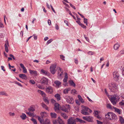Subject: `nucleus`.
I'll return each mask as SVG.
<instances>
[{
    "label": "nucleus",
    "instance_id": "c03bdc74",
    "mask_svg": "<svg viewBox=\"0 0 124 124\" xmlns=\"http://www.w3.org/2000/svg\"><path fill=\"white\" fill-rule=\"evenodd\" d=\"M60 58L63 60H65V57L62 55H60Z\"/></svg>",
    "mask_w": 124,
    "mask_h": 124
},
{
    "label": "nucleus",
    "instance_id": "473e14b6",
    "mask_svg": "<svg viewBox=\"0 0 124 124\" xmlns=\"http://www.w3.org/2000/svg\"><path fill=\"white\" fill-rule=\"evenodd\" d=\"M50 115L52 118H55L56 117L57 115L54 113H51Z\"/></svg>",
    "mask_w": 124,
    "mask_h": 124
},
{
    "label": "nucleus",
    "instance_id": "f257e3e1",
    "mask_svg": "<svg viewBox=\"0 0 124 124\" xmlns=\"http://www.w3.org/2000/svg\"><path fill=\"white\" fill-rule=\"evenodd\" d=\"M82 109L81 111V112L83 115H88L90 114L88 112L89 111L91 113L92 112L91 109L86 106H82Z\"/></svg>",
    "mask_w": 124,
    "mask_h": 124
},
{
    "label": "nucleus",
    "instance_id": "4be33fe9",
    "mask_svg": "<svg viewBox=\"0 0 124 124\" xmlns=\"http://www.w3.org/2000/svg\"><path fill=\"white\" fill-rule=\"evenodd\" d=\"M120 46V45L119 43H117L115 44L114 46V49L115 50L118 49Z\"/></svg>",
    "mask_w": 124,
    "mask_h": 124
},
{
    "label": "nucleus",
    "instance_id": "37998d69",
    "mask_svg": "<svg viewBox=\"0 0 124 124\" xmlns=\"http://www.w3.org/2000/svg\"><path fill=\"white\" fill-rule=\"evenodd\" d=\"M37 86L38 88L40 89H44V88L40 85H37Z\"/></svg>",
    "mask_w": 124,
    "mask_h": 124
},
{
    "label": "nucleus",
    "instance_id": "a19ab883",
    "mask_svg": "<svg viewBox=\"0 0 124 124\" xmlns=\"http://www.w3.org/2000/svg\"><path fill=\"white\" fill-rule=\"evenodd\" d=\"M107 107L108 108L111 109H112L111 106L110 104H108L107 105Z\"/></svg>",
    "mask_w": 124,
    "mask_h": 124
},
{
    "label": "nucleus",
    "instance_id": "6ab92c4d",
    "mask_svg": "<svg viewBox=\"0 0 124 124\" xmlns=\"http://www.w3.org/2000/svg\"><path fill=\"white\" fill-rule=\"evenodd\" d=\"M20 116L23 120H24L28 118V117L26 116L25 114L23 113H22Z\"/></svg>",
    "mask_w": 124,
    "mask_h": 124
},
{
    "label": "nucleus",
    "instance_id": "c9c22d12",
    "mask_svg": "<svg viewBox=\"0 0 124 124\" xmlns=\"http://www.w3.org/2000/svg\"><path fill=\"white\" fill-rule=\"evenodd\" d=\"M61 115L65 119H67L68 118V116L66 114L62 113L61 114Z\"/></svg>",
    "mask_w": 124,
    "mask_h": 124
},
{
    "label": "nucleus",
    "instance_id": "603ef678",
    "mask_svg": "<svg viewBox=\"0 0 124 124\" xmlns=\"http://www.w3.org/2000/svg\"><path fill=\"white\" fill-rule=\"evenodd\" d=\"M75 102L78 105H80V103L79 101L78 100H75Z\"/></svg>",
    "mask_w": 124,
    "mask_h": 124
},
{
    "label": "nucleus",
    "instance_id": "aec40b11",
    "mask_svg": "<svg viewBox=\"0 0 124 124\" xmlns=\"http://www.w3.org/2000/svg\"><path fill=\"white\" fill-rule=\"evenodd\" d=\"M54 83L58 87H59L61 86V83L59 81L56 80L54 82Z\"/></svg>",
    "mask_w": 124,
    "mask_h": 124
},
{
    "label": "nucleus",
    "instance_id": "b1692460",
    "mask_svg": "<svg viewBox=\"0 0 124 124\" xmlns=\"http://www.w3.org/2000/svg\"><path fill=\"white\" fill-rule=\"evenodd\" d=\"M111 112L108 113L107 114H106L105 116H107L108 118L110 120H112L111 118Z\"/></svg>",
    "mask_w": 124,
    "mask_h": 124
},
{
    "label": "nucleus",
    "instance_id": "4d7b16f0",
    "mask_svg": "<svg viewBox=\"0 0 124 124\" xmlns=\"http://www.w3.org/2000/svg\"><path fill=\"white\" fill-rule=\"evenodd\" d=\"M105 92L107 95L108 96H109V95L108 94V92H107V90L106 89H105Z\"/></svg>",
    "mask_w": 124,
    "mask_h": 124
},
{
    "label": "nucleus",
    "instance_id": "423d86ee",
    "mask_svg": "<svg viewBox=\"0 0 124 124\" xmlns=\"http://www.w3.org/2000/svg\"><path fill=\"white\" fill-rule=\"evenodd\" d=\"M70 106L69 105H64L60 107L61 110L66 112H68V110L70 109Z\"/></svg>",
    "mask_w": 124,
    "mask_h": 124
},
{
    "label": "nucleus",
    "instance_id": "bf43d9fd",
    "mask_svg": "<svg viewBox=\"0 0 124 124\" xmlns=\"http://www.w3.org/2000/svg\"><path fill=\"white\" fill-rule=\"evenodd\" d=\"M70 5L71 7H72L74 9H76V8L72 4H71V3H70Z\"/></svg>",
    "mask_w": 124,
    "mask_h": 124
},
{
    "label": "nucleus",
    "instance_id": "5fc2aeb1",
    "mask_svg": "<svg viewBox=\"0 0 124 124\" xmlns=\"http://www.w3.org/2000/svg\"><path fill=\"white\" fill-rule=\"evenodd\" d=\"M94 52L92 51H89L88 52V54H89L90 55H93L94 54Z\"/></svg>",
    "mask_w": 124,
    "mask_h": 124
},
{
    "label": "nucleus",
    "instance_id": "e2e57ef3",
    "mask_svg": "<svg viewBox=\"0 0 124 124\" xmlns=\"http://www.w3.org/2000/svg\"><path fill=\"white\" fill-rule=\"evenodd\" d=\"M9 56L11 57L14 60H15V58L14 56L12 54H10L9 55Z\"/></svg>",
    "mask_w": 124,
    "mask_h": 124
},
{
    "label": "nucleus",
    "instance_id": "79ce46f5",
    "mask_svg": "<svg viewBox=\"0 0 124 124\" xmlns=\"http://www.w3.org/2000/svg\"><path fill=\"white\" fill-rule=\"evenodd\" d=\"M14 83L16 84H17L19 86H20L21 87H22V85L19 82H18L17 81H15Z\"/></svg>",
    "mask_w": 124,
    "mask_h": 124
},
{
    "label": "nucleus",
    "instance_id": "338daca9",
    "mask_svg": "<svg viewBox=\"0 0 124 124\" xmlns=\"http://www.w3.org/2000/svg\"><path fill=\"white\" fill-rule=\"evenodd\" d=\"M55 28L57 30H58L59 29V27L57 25V24H55Z\"/></svg>",
    "mask_w": 124,
    "mask_h": 124
},
{
    "label": "nucleus",
    "instance_id": "6e6552de",
    "mask_svg": "<svg viewBox=\"0 0 124 124\" xmlns=\"http://www.w3.org/2000/svg\"><path fill=\"white\" fill-rule=\"evenodd\" d=\"M68 124H76L77 122L76 118L74 119L72 117H70L67 120Z\"/></svg>",
    "mask_w": 124,
    "mask_h": 124
},
{
    "label": "nucleus",
    "instance_id": "1a4fd4ad",
    "mask_svg": "<svg viewBox=\"0 0 124 124\" xmlns=\"http://www.w3.org/2000/svg\"><path fill=\"white\" fill-rule=\"evenodd\" d=\"M117 98V96H116V95L115 94L112 96L111 98L110 101L113 105H116V101Z\"/></svg>",
    "mask_w": 124,
    "mask_h": 124
},
{
    "label": "nucleus",
    "instance_id": "9d476101",
    "mask_svg": "<svg viewBox=\"0 0 124 124\" xmlns=\"http://www.w3.org/2000/svg\"><path fill=\"white\" fill-rule=\"evenodd\" d=\"M54 124H64V122L61 119L60 117H59L57 121L54 120L53 121Z\"/></svg>",
    "mask_w": 124,
    "mask_h": 124
},
{
    "label": "nucleus",
    "instance_id": "0eeeda50",
    "mask_svg": "<svg viewBox=\"0 0 124 124\" xmlns=\"http://www.w3.org/2000/svg\"><path fill=\"white\" fill-rule=\"evenodd\" d=\"M113 78L114 80L116 81H118L119 78V76L118 72L115 71L113 73Z\"/></svg>",
    "mask_w": 124,
    "mask_h": 124
},
{
    "label": "nucleus",
    "instance_id": "a18cd8bd",
    "mask_svg": "<svg viewBox=\"0 0 124 124\" xmlns=\"http://www.w3.org/2000/svg\"><path fill=\"white\" fill-rule=\"evenodd\" d=\"M53 39H51L50 40H48L46 43V44L47 45L49 43H50L53 41Z\"/></svg>",
    "mask_w": 124,
    "mask_h": 124
},
{
    "label": "nucleus",
    "instance_id": "a878e982",
    "mask_svg": "<svg viewBox=\"0 0 124 124\" xmlns=\"http://www.w3.org/2000/svg\"><path fill=\"white\" fill-rule=\"evenodd\" d=\"M113 108L115 109V111L118 113L119 114H121V110L119 109L113 107Z\"/></svg>",
    "mask_w": 124,
    "mask_h": 124
},
{
    "label": "nucleus",
    "instance_id": "6e6d98bb",
    "mask_svg": "<svg viewBox=\"0 0 124 124\" xmlns=\"http://www.w3.org/2000/svg\"><path fill=\"white\" fill-rule=\"evenodd\" d=\"M35 106L34 105H32L31 106V111H35Z\"/></svg>",
    "mask_w": 124,
    "mask_h": 124
},
{
    "label": "nucleus",
    "instance_id": "c756f323",
    "mask_svg": "<svg viewBox=\"0 0 124 124\" xmlns=\"http://www.w3.org/2000/svg\"><path fill=\"white\" fill-rule=\"evenodd\" d=\"M119 120L121 124H124V119L122 116H119Z\"/></svg>",
    "mask_w": 124,
    "mask_h": 124
},
{
    "label": "nucleus",
    "instance_id": "cd10ccee",
    "mask_svg": "<svg viewBox=\"0 0 124 124\" xmlns=\"http://www.w3.org/2000/svg\"><path fill=\"white\" fill-rule=\"evenodd\" d=\"M42 124H51L49 120L48 119H46Z\"/></svg>",
    "mask_w": 124,
    "mask_h": 124
},
{
    "label": "nucleus",
    "instance_id": "0e129e2a",
    "mask_svg": "<svg viewBox=\"0 0 124 124\" xmlns=\"http://www.w3.org/2000/svg\"><path fill=\"white\" fill-rule=\"evenodd\" d=\"M4 35L2 33H0V37L2 38L4 37Z\"/></svg>",
    "mask_w": 124,
    "mask_h": 124
},
{
    "label": "nucleus",
    "instance_id": "f3484780",
    "mask_svg": "<svg viewBox=\"0 0 124 124\" xmlns=\"http://www.w3.org/2000/svg\"><path fill=\"white\" fill-rule=\"evenodd\" d=\"M54 106V109L55 110H59V109L60 105L58 103H55Z\"/></svg>",
    "mask_w": 124,
    "mask_h": 124
},
{
    "label": "nucleus",
    "instance_id": "ea45409f",
    "mask_svg": "<svg viewBox=\"0 0 124 124\" xmlns=\"http://www.w3.org/2000/svg\"><path fill=\"white\" fill-rule=\"evenodd\" d=\"M120 105L124 106V100H122L121 102H119Z\"/></svg>",
    "mask_w": 124,
    "mask_h": 124
},
{
    "label": "nucleus",
    "instance_id": "5701e85b",
    "mask_svg": "<svg viewBox=\"0 0 124 124\" xmlns=\"http://www.w3.org/2000/svg\"><path fill=\"white\" fill-rule=\"evenodd\" d=\"M38 75V73L37 71L31 70V76H37Z\"/></svg>",
    "mask_w": 124,
    "mask_h": 124
},
{
    "label": "nucleus",
    "instance_id": "9b49d317",
    "mask_svg": "<svg viewBox=\"0 0 124 124\" xmlns=\"http://www.w3.org/2000/svg\"><path fill=\"white\" fill-rule=\"evenodd\" d=\"M46 92L49 94H51L53 92V89L50 86H49L47 87L46 88Z\"/></svg>",
    "mask_w": 124,
    "mask_h": 124
},
{
    "label": "nucleus",
    "instance_id": "4468645a",
    "mask_svg": "<svg viewBox=\"0 0 124 124\" xmlns=\"http://www.w3.org/2000/svg\"><path fill=\"white\" fill-rule=\"evenodd\" d=\"M109 86H111L112 87L114 88V89L118 90V85L115 83H111L110 85H109Z\"/></svg>",
    "mask_w": 124,
    "mask_h": 124
},
{
    "label": "nucleus",
    "instance_id": "052dcab7",
    "mask_svg": "<svg viewBox=\"0 0 124 124\" xmlns=\"http://www.w3.org/2000/svg\"><path fill=\"white\" fill-rule=\"evenodd\" d=\"M20 66L22 68H24L25 67L23 64L22 63H21L20 64Z\"/></svg>",
    "mask_w": 124,
    "mask_h": 124
},
{
    "label": "nucleus",
    "instance_id": "c85d7f7f",
    "mask_svg": "<svg viewBox=\"0 0 124 124\" xmlns=\"http://www.w3.org/2000/svg\"><path fill=\"white\" fill-rule=\"evenodd\" d=\"M76 120H77V122H79L81 123H85V122L82 120L81 119H80L78 118H76Z\"/></svg>",
    "mask_w": 124,
    "mask_h": 124
},
{
    "label": "nucleus",
    "instance_id": "f03ea898",
    "mask_svg": "<svg viewBox=\"0 0 124 124\" xmlns=\"http://www.w3.org/2000/svg\"><path fill=\"white\" fill-rule=\"evenodd\" d=\"M64 98L68 103L72 104L74 102V99L71 96L66 95L64 96Z\"/></svg>",
    "mask_w": 124,
    "mask_h": 124
},
{
    "label": "nucleus",
    "instance_id": "ddd939ff",
    "mask_svg": "<svg viewBox=\"0 0 124 124\" xmlns=\"http://www.w3.org/2000/svg\"><path fill=\"white\" fill-rule=\"evenodd\" d=\"M48 80L45 77L42 78L40 80V83L42 84H47L48 83Z\"/></svg>",
    "mask_w": 124,
    "mask_h": 124
},
{
    "label": "nucleus",
    "instance_id": "864d4df0",
    "mask_svg": "<svg viewBox=\"0 0 124 124\" xmlns=\"http://www.w3.org/2000/svg\"><path fill=\"white\" fill-rule=\"evenodd\" d=\"M26 113L27 114L28 116L30 117H31V112H28L27 111Z\"/></svg>",
    "mask_w": 124,
    "mask_h": 124
},
{
    "label": "nucleus",
    "instance_id": "69168bd1",
    "mask_svg": "<svg viewBox=\"0 0 124 124\" xmlns=\"http://www.w3.org/2000/svg\"><path fill=\"white\" fill-rule=\"evenodd\" d=\"M48 23L49 25H50L51 24V21L50 19H48Z\"/></svg>",
    "mask_w": 124,
    "mask_h": 124
},
{
    "label": "nucleus",
    "instance_id": "a211bd4d",
    "mask_svg": "<svg viewBox=\"0 0 124 124\" xmlns=\"http://www.w3.org/2000/svg\"><path fill=\"white\" fill-rule=\"evenodd\" d=\"M19 76L20 78L24 79H26L27 78L26 75L24 74H19Z\"/></svg>",
    "mask_w": 124,
    "mask_h": 124
},
{
    "label": "nucleus",
    "instance_id": "de8ad7c7",
    "mask_svg": "<svg viewBox=\"0 0 124 124\" xmlns=\"http://www.w3.org/2000/svg\"><path fill=\"white\" fill-rule=\"evenodd\" d=\"M33 37L34 39V40H37V35L35 34H34L32 36H31V37Z\"/></svg>",
    "mask_w": 124,
    "mask_h": 124
},
{
    "label": "nucleus",
    "instance_id": "680f3d73",
    "mask_svg": "<svg viewBox=\"0 0 124 124\" xmlns=\"http://www.w3.org/2000/svg\"><path fill=\"white\" fill-rule=\"evenodd\" d=\"M84 37L85 39H86V40L88 42H89V38L88 37H85V35L84 34Z\"/></svg>",
    "mask_w": 124,
    "mask_h": 124
},
{
    "label": "nucleus",
    "instance_id": "58836bf2",
    "mask_svg": "<svg viewBox=\"0 0 124 124\" xmlns=\"http://www.w3.org/2000/svg\"><path fill=\"white\" fill-rule=\"evenodd\" d=\"M46 113L45 112H42L41 113V115L42 118H43L45 116V115H46Z\"/></svg>",
    "mask_w": 124,
    "mask_h": 124
},
{
    "label": "nucleus",
    "instance_id": "2eb2a0df",
    "mask_svg": "<svg viewBox=\"0 0 124 124\" xmlns=\"http://www.w3.org/2000/svg\"><path fill=\"white\" fill-rule=\"evenodd\" d=\"M5 42V49L6 52L8 53V46H9L8 42V40H7Z\"/></svg>",
    "mask_w": 124,
    "mask_h": 124
},
{
    "label": "nucleus",
    "instance_id": "72a5a7b5",
    "mask_svg": "<svg viewBox=\"0 0 124 124\" xmlns=\"http://www.w3.org/2000/svg\"><path fill=\"white\" fill-rule=\"evenodd\" d=\"M69 82L71 86L74 87H75V84L73 80H69Z\"/></svg>",
    "mask_w": 124,
    "mask_h": 124
},
{
    "label": "nucleus",
    "instance_id": "774afa93",
    "mask_svg": "<svg viewBox=\"0 0 124 124\" xmlns=\"http://www.w3.org/2000/svg\"><path fill=\"white\" fill-rule=\"evenodd\" d=\"M96 121L97 122V124H102V122H101L98 120H97Z\"/></svg>",
    "mask_w": 124,
    "mask_h": 124
},
{
    "label": "nucleus",
    "instance_id": "bb28decb",
    "mask_svg": "<svg viewBox=\"0 0 124 124\" xmlns=\"http://www.w3.org/2000/svg\"><path fill=\"white\" fill-rule=\"evenodd\" d=\"M78 100L81 102L82 103H83L84 102V101L82 98L81 96L80 95H78Z\"/></svg>",
    "mask_w": 124,
    "mask_h": 124
},
{
    "label": "nucleus",
    "instance_id": "13d9d810",
    "mask_svg": "<svg viewBox=\"0 0 124 124\" xmlns=\"http://www.w3.org/2000/svg\"><path fill=\"white\" fill-rule=\"evenodd\" d=\"M80 26H81L83 28H86V26H85L84 24L82 23L81 24Z\"/></svg>",
    "mask_w": 124,
    "mask_h": 124
},
{
    "label": "nucleus",
    "instance_id": "7ed1b4c3",
    "mask_svg": "<svg viewBox=\"0 0 124 124\" xmlns=\"http://www.w3.org/2000/svg\"><path fill=\"white\" fill-rule=\"evenodd\" d=\"M38 92L40 93L43 97L44 101L46 103L48 104L49 103V101L47 99V98L46 97V94L43 91L40 90H38Z\"/></svg>",
    "mask_w": 124,
    "mask_h": 124
},
{
    "label": "nucleus",
    "instance_id": "7c9ffc66",
    "mask_svg": "<svg viewBox=\"0 0 124 124\" xmlns=\"http://www.w3.org/2000/svg\"><path fill=\"white\" fill-rule=\"evenodd\" d=\"M109 88L110 91L112 92H115L118 90L114 89V88L112 87L111 86H109Z\"/></svg>",
    "mask_w": 124,
    "mask_h": 124
},
{
    "label": "nucleus",
    "instance_id": "f8f14e48",
    "mask_svg": "<svg viewBox=\"0 0 124 124\" xmlns=\"http://www.w3.org/2000/svg\"><path fill=\"white\" fill-rule=\"evenodd\" d=\"M83 119L89 122H92L93 121L92 117L90 116L83 117Z\"/></svg>",
    "mask_w": 124,
    "mask_h": 124
},
{
    "label": "nucleus",
    "instance_id": "f704fd0d",
    "mask_svg": "<svg viewBox=\"0 0 124 124\" xmlns=\"http://www.w3.org/2000/svg\"><path fill=\"white\" fill-rule=\"evenodd\" d=\"M0 95H5L8 96V94L4 91H1L0 92Z\"/></svg>",
    "mask_w": 124,
    "mask_h": 124
},
{
    "label": "nucleus",
    "instance_id": "8fccbe9b",
    "mask_svg": "<svg viewBox=\"0 0 124 124\" xmlns=\"http://www.w3.org/2000/svg\"><path fill=\"white\" fill-rule=\"evenodd\" d=\"M23 72L24 73H26L27 72V71L25 68V67L24 68H23Z\"/></svg>",
    "mask_w": 124,
    "mask_h": 124
},
{
    "label": "nucleus",
    "instance_id": "20e7f679",
    "mask_svg": "<svg viewBox=\"0 0 124 124\" xmlns=\"http://www.w3.org/2000/svg\"><path fill=\"white\" fill-rule=\"evenodd\" d=\"M56 64L55 63L52 65L50 67V71L51 73L53 74H55L56 70Z\"/></svg>",
    "mask_w": 124,
    "mask_h": 124
},
{
    "label": "nucleus",
    "instance_id": "2f4dec72",
    "mask_svg": "<svg viewBox=\"0 0 124 124\" xmlns=\"http://www.w3.org/2000/svg\"><path fill=\"white\" fill-rule=\"evenodd\" d=\"M70 90V88L65 89L64 90L63 93L64 94H67L68 93V91Z\"/></svg>",
    "mask_w": 124,
    "mask_h": 124
},
{
    "label": "nucleus",
    "instance_id": "39448f33",
    "mask_svg": "<svg viewBox=\"0 0 124 124\" xmlns=\"http://www.w3.org/2000/svg\"><path fill=\"white\" fill-rule=\"evenodd\" d=\"M57 69L58 70V78H60L62 77V76H63V72L62 70L59 67H57Z\"/></svg>",
    "mask_w": 124,
    "mask_h": 124
},
{
    "label": "nucleus",
    "instance_id": "09e8293b",
    "mask_svg": "<svg viewBox=\"0 0 124 124\" xmlns=\"http://www.w3.org/2000/svg\"><path fill=\"white\" fill-rule=\"evenodd\" d=\"M84 23H86V25H87V19L85 18H84Z\"/></svg>",
    "mask_w": 124,
    "mask_h": 124
},
{
    "label": "nucleus",
    "instance_id": "e433bc0d",
    "mask_svg": "<svg viewBox=\"0 0 124 124\" xmlns=\"http://www.w3.org/2000/svg\"><path fill=\"white\" fill-rule=\"evenodd\" d=\"M38 119L40 123L41 124H42L44 122L43 120V118H41L39 117L38 118Z\"/></svg>",
    "mask_w": 124,
    "mask_h": 124
},
{
    "label": "nucleus",
    "instance_id": "3c124183",
    "mask_svg": "<svg viewBox=\"0 0 124 124\" xmlns=\"http://www.w3.org/2000/svg\"><path fill=\"white\" fill-rule=\"evenodd\" d=\"M76 91L75 89L72 90L71 91V93L73 94H75L76 93Z\"/></svg>",
    "mask_w": 124,
    "mask_h": 124
},
{
    "label": "nucleus",
    "instance_id": "412c9836",
    "mask_svg": "<svg viewBox=\"0 0 124 124\" xmlns=\"http://www.w3.org/2000/svg\"><path fill=\"white\" fill-rule=\"evenodd\" d=\"M55 98L56 99L57 101H59L61 100V96L60 94L58 93L55 94L54 96Z\"/></svg>",
    "mask_w": 124,
    "mask_h": 124
},
{
    "label": "nucleus",
    "instance_id": "393cba45",
    "mask_svg": "<svg viewBox=\"0 0 124 124\" xmlns=\"http://www.w3.org/2000/svg\"><path fill=\"white\" fill-rule=\"evenodd\" d=\"M111 114V118L112 119H117V117L116 116L115 114L113 113H112Z\"/></svg>",
    "mask_w": 124,
    "mask_h": 124
},
{
    "label": "nucleus",
    "instance_id": "4c0bfd02",
    "mask_svg": "<svg viewBox=\"0 0 124 124\" xmlns=\"http://www.w3.org/2000/svg\"><path fill=\"white\" fill-rule=\"evenodd\" d=\"M41 105L43 107L45 108L46 110H48V108L45 104L44 103H42L41 104Z\"/></svg>",
    "mask_w": 124,
    "mask_h": 124
},
{
    "label": "nucleus",
    "instance_id": "49530a36",
    "mask_svg": "<svg viewBox=\"0 0 124 124\" xmlns=\"http://www.w3.org/2000/svg\"><path fill=\"white\" fill-rule=\"evenodd\" d=\"M31 121L33 122L34 124H37L36 120L34 119L31 118Z\"/></svg>",
    "mask_w": 124,
    "mask_h": 124
},
{
    "label": "nucleus",
    "instance_id": "dca6fc26",
    "mask_svg": "<svg viewBox=\"0 0 124 124\" xmlns=\"http://www.w3.org/2000/svg\"><path fill=\"white\" fill-rule=\"evenodd\" d=\"M41 73L44 75L47 76L50 75V73L47 71L42 69L41 70Z\"/></svg>",
    "mask_w": 124,
    "mask_h": 124
}]
</instances>
